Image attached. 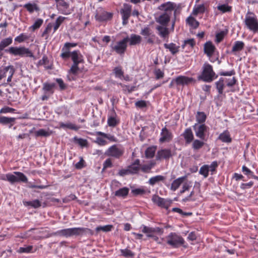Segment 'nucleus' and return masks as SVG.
Listing matches in <instances>:
<instances>
[{"label":"nucleus","instance_id":"obj_1","mask_svg":"<svg viewBox=\"0 0 258 258\" xmlns=\"http://www.w3.org/2000/svg\"><path fill=\"white\" fill-rule=\"evenodd\" d=\"M86 234H93L92 230L89 228L84 227H74L63 229L58 230L51 234V236L69 237L73 236H80Z\"/></svg>","mask_w":258,"mask_h":258},{"label":"nucleus","instance_id":"obj_2","mask_svg":"<svg viewBox=\"0 0 258 258\" xmlns=\"http://www.w3.org/2000/svg\"><path fill=\"white\" fill-rule=\"evenodd\" d=\"M244 23L248 29L254 33L258 32V20L253 12H247Z\"/></svg>","mask_w":258,"mask_h":258},{"label":"nucleus","instance_id":"obj_3","mask_svg":"<svg viewBox=\"0 0 258 258\" xmlns=\"http://www.w3.org/2000/svg\"><path fill=\"white\" fill-rule=\"evenodd\" d=\"M128 41L129 37L127 36L123 38L122 40L115 43H112L110 45L111 50L115 52L120 55L124 54L126 50Z\"/></svg>","mask_w":258,"mask_h":258},{"label":"nucleus","instance_id":"obj_4","mask_svg":"<svg viewBox=\"0 0 258 258\" xmlns=\"http://www.w3.org/2000/svg\"><path fill=\"white\" fill-rule=\"evenodd\" d=\"M71 57L73 61V64L69 71V73L76 75L79 70L78 67L79 64L84 61L83 57L79 51L75 50L71 52Z\"/></svg>","mask_w":258,"mask_h":258},{"label":"nucleus","instance_id":"obj_5","mask_svg":"<svg viewBox=\"0 0 258 258\" xmlns=\"http://www.w3.org/2000/svg\"><path fill=\"white\" fill-rule=\"evenodd\" d=\"M215 76L212 66L205 63L203 66L202 74L198 77V79L206 82H211L214 80Z\"/></svg>","mask_w":258,"mask_h":258},{"label":"nucleus","instance_id":"obj_6","mask_svg":"<svg viewBox=\"0 0 258 258\" xmlns=\"http://www.w3.org/2000/svg\"><path fill=\"white\" fill-rule=\"evenodd\" d=\"M5 52L9 53L15 56L19 55L21 57H33L32 52L27 48L25 47H10L8 49H5Z\"/></svg>","mask_w":258,"mask_h":258},{"label":"nucleus","instance_id":"obj_7","mask_svg":"<svg viewBox=\"0 0 258 258\" xmlns=\"http://www.w3.org/2000/svg\"><path fill=\"white\" fill-rule=\"evenodd\" d=\"M167 243L173 248H178L184 243V239L175 232H171L166 237Z\"/></svg>","mask_w":258,"mask_h":258},{"label":"nucleus","instance_id":"obj_8","mask_svg":"<svg viewBox=\"0 0 258 258\" xmlns=\"http://www.w3.org/2000/svg\"><path fill=\"white\" fill-rule=\"evenodd\" d=\"M124 153L123 148L117 145H113L110 147L105 152V154L109 157L119 159Z\"/></svg>","mask_w":258,"mask_h":258},{"label":"nucleus","instance_id":"obj_9","mask_svg":"<svg viewBox=\"0 0 258 258\" xmlns=\"http://www.w3.org/2000/svg\"><path fill=\"white\" fill-rule=\"evenodd\" d=\"M196 136L201 140H205L209 127L205 124L196 123L193 125Z\"/></svg>","mask_w":258,"mask_h":258},{"label":"nucleus","instance_id":"obj_10","mask_svg":"<svg viewBox=\"0 0 258 258\" xmlns=\"http://www.w3.org/2000/svg\"><path fill=\"white\" fill-rule=\"evenodd\" d=\"M152 201L159 207L167 209L172 203V201L169 199H165L160 197L157 195H154L152 197Z\"/></svg>","mask_w":258,"mask_h":258},{"label":"nucleus","instance_id":"obj_11","mask_svg":"<svg viewBox=\"0 0 258 258\" xmlns=\"http://www.w3.org/2000/svg\"><path fill=\"white\" fill-rule=\"evenodd\" d=\"M57 10L62 14L68 15L72 13L69 4L64 0H55Z\"/></svg>","mask_w":258,"mask_h":258},{"label":"nucleus","instance_id":"obj_12","mask_svg":"<svg viewBox=\"0 0 258 258\" xmlns=\"http://www.w3.org/2000/svg\"><path fill=\"white\" fill-rule=\"evenodd\" d=\"M131 11L132 6L129 4H124L123 8L120 10L123 25H126L128 23V20L131 15Z\"/></svg>","mask_w":258,"mask_h":258},{"label":"nucleus","instance_id":"obj_13","mask_svg":"<svg viewBox=\"0 0 258 258\" xmlns=\"http://www.w3.org/2000/svg\"><path fill=\"white\" fill-rule=\"evenodd\" d=\"M172 156L170 149H163L157 151L156 155V160L160 161L163 159L168 160Z\"/></svg>","mask_w":258,"mask_h":258},{"label":"nucleus","instance_id":"obj_14","mask_svg":"<svg viewBox=\"0 0 258 258\" xmlns=\"http://www.w3.org/2000/svg\"><path fill=\"white\" fill-rule=\"evenodd\" d=\"M160 136L159 141L161 143L168 142L172 140L173 137L172 133L166 127L162 129Z\"/></svg>","mask_w":258,"mask_h":258},{"label":"nucleus","instance_id":"obj_15","mask_svg":"<svg viewBox=\"0 0 258 258\" xmlns=\"http://www.w3.org/2000/svg\"><path fill=\"white\" fill-rule=\"evenodd\" d=\"M176 5L174 3L171 2H167L163 3L159 6L158 8V10L167 12L171 15V12L176 8Z\"/></svg>","mask_w":258,"mask_h":258},{"label":"nucleus","instance_id":"obj_16","mask_svg":"<svg viewBox=\"0 0 258 258\" xmlns=\"http://www.w3.org/2000/svg\"><path fill=\"white\" fill-rule=\"evenodd\" d=\"M170 14L167 12H164L158 18H156V22L161 24L160 26H167L170 20Z\"/></svg>","mask_w":258,"mask_h":258},{"label":"nucleus","instance_id":"obj_17","mask_svg":"<svg viewBox=\"0 0 258 258\" xmlns=\"http://www.w3.org/2000/svg\"><path fill=\"white\" fill-rule=\"evenodd\" d=\"M112 17V14L103 11L101 13L97 12L95 17L99 21H105L110 19Z\"/></svg>","mask_w":258,"mask_h":258},{"label":"nucleus","instance_id":"obj_18","mask_svg":"<svg viewBox=\"0 0 258 258\" xmlns=\"http://www.w3.org/2000/svg\"><path fill=\"white\" fill-rule=\"evenodd\" d=\"M182 136L185 141V143L187 144H190L194 141V136L190 128H186L182 133Z\"/></svg>","mask_w":258,"mask_h":258},{"label":"nucleus","instance_id":"obj_19","mask_svg":"<svg viewBox=\"0 0 258 258\" xmlns=\"http://www.w3.org/2000/svg\"><path fill=\"white\" fill-rule=\"evenodd\" d=\"M130 174H137L140 170V161L136 159L134 163L127 167Z\"/></svg>","mask_w":258,"mask_h":258},{"label":"nucleus","instance_id":"obj_20","mask_svg":"<svg viewBox=\"0 0 258 258\" xmlns=\"http://www.w3.org/2000/svg\"><path fill=\"white\" fill-rule=\"evenodd\" d=\"M194 81L192 78H189L186 76H180L175 79V82L177 85H188Z\"/></svg>","mask_w":258,"mask_h":258},{"label":"nucleus","instance_id":"obj_21","mask_svg":"<svg viewBox=\"0 0 258 258\" xmlns=\"http://www.w3.org/2000/svg\"><path fill=\"white\" fill-rule=\"evenodd\" d=\"M187 176H183L173 180L171 184L170 189L172 191L176 190L183 181L186 179Z\"/></svg>","mask_w":258,"mask_h":258},{"label":"nucleus","instance_id":"obj_22","mask_svg":"<svg viewBox=\"0 0 258 258\" xmlns=\"http://www.w3.org/2000/svg\"><path fill=\"white\" fill-rule=\"evenodd\" d=\"M15 120L16 118L15 117H9L0 115V124L5 125H9L10 128L14 124Z\"/></svg>","mask_w":258,"mask_h":258},{"label":"nucleus","instance_id":"obj_23","mask_svg":"<svg viewBox=\"0 0 258 258\" xmlns=\"http://www.w3.org/2000/svg\"><path fill=\"white\" fill-rule=\"evenodd\" d=\"M215 50V46L210 41L206 42L204 45V52L207 55L211 57L213 55Z\"/></svg>","mask_w":258,"mask_h":258},{"label":"nucleus","instance_id":"obj_24","mask_svg":"<svg viewBox=\"0 0 258 258\" xmlns=\"http://www.w3.org/2000/svg\"><path fill=\"white\" fill-rule=\"evenodd\" d=\"M55 87V83H45L43 84L42 90L44 94H48L52 95L54 92V89Z\"/></svg>","mask_w":258,"mask_h":258},{"label":"nucleus","instance_id":"obj_25","mask_svg":"<svg viewBox=\"0 0 258 258\" xmlns=\"http://www.w3.org/2000/svg\"><path fill=\"white\" fill-rule=\"evenodd\" d=\"M156 29L158 31L159 35L163 38H165L168 37L169 35V30L167 28V26H157Z\"/></svg>","mask_w":258,"mask_h":258},{"label":"nucleus","instance_id":"obj_26","mask_svg":"<svg viewBox=\"0 0 258 258\" xmlns=\"http://www.w3.org/2000/svg\"><path fill=\"white\" fill-rule=\"evenodd\" d=\"M156 164L155 161H150L148 164L140 165V169L144 173H149Z\"/></svg>","mask_w":258,"mask_h":258},{"label":"nucleus","instance_id":"obj_27","mask_svg":"<svg viewBox=\"0 0 258 258\" xmlns=\"http://www.w3.org/2000/svg\"><path fill=\"white\" fill-rule=\"evenodd\" d=\"M142 41V37L141 36L132 34L129 38V43L130 45H135L140 44Z\"/></svg>","mask_w":258,"mask_h":258},{"label":"nucleus","instance_id":"obj_28","mask_svg":"<svg viewBox=\"0 0 258 258\" xmlns=\"http://www.w3.org/2000/svg\"><path fill=\"white\" fill-rule=\"evenodd\" d=\"M218 139L224 143H229L231 142L230 133L228 131H225L224 132L220 134Z\"/></svg>","mask_w":258,"mask_h":258},{"label":"nucleus","instance_id":"obj_29","mask_svg":"<svg viewBox=\"0 0 258 258\" xmlns=\"http://www.w3.org/2000/svg\"><path fill=\"white\" fill-rule=\"evenodd\" d=\"M164 46L165 48L169 49L173 55L179 51V46L173 43H170L169 44L165 43Z\"/></svg>","mask_w":258,"mask_h":258},{"label":"nucleus","instance_id":"obj_30","mask_svg":"<svg viewBox=\"0 0 258 258\" xmlns=\"http://www.w3.org/2000/svg\"><path fill=\"white\" fill-rule=\"evenodd\" d=\"M224 82L225 79L223 78H220L218 81L215 82L216 87L219 94H222L223 93V90L225 86Z\"/></svg>","mask_w":258,"mask_h":258},{"label":"nucleus","instance_id":"obj_31","mask_svg":"<svg viewBox=\"0 0 258 258\" xmlns=\"http://www.w3.org/2000/svg\"><path fill=\"white\" fill-rule=\"evenodd\" d=\"M156 150V146H152L148 147L145 151V157L147 159L152 158Z\"/></svg>","mask_w":258,"mask_h":258},{"label":"nucleus","instance_id":"obj_32","mask_svg":"<svg viewBox=\"0 0 258 258\" xmlns=\"http://www.w3.org/2000/svg\"><path fill=\"white\" fill-rule=\"evenodd\" d=\"M14 174H15L16 177V182H23L26 183L28 181V178L24 173L15 171L14 172Z\"/></svg>","mask_w":258,"mask_h":258},{"label":"nucleus","instance_id":"obj_33","mask_svg":"<svg viewBox=\"0 0 258 258\" xmlns=\"http://www.w3.org/2000/svg\"><path fill=\"white\" fill-rule=\"evenodd\" d=\"M244 47V43L241 41H237L234 42L232 47V52H235L242 50Z\"/></svg>","mask_w":258,"mask_h":258},{"label":"nucleus","instance_id":"obj_34","mask_svg":"<svg viewBox=\"0 0 258 258\" xmlns=\"http://www.w3.org/2000/svg\"><path fill=\"white\" fill-rule=\"evenodd\" d=\"M165 179V177L164 176H163L162 175H156V176L151 177L148 181V183L151 185H154L157 182L163 181Z\"/></svg>","mask_w":258,"mask_h":258},{"label":"nucleus","instance_id":"obj_35","mask_svg":"<svg viewBox=\"0 0 258 258\" xmlns=\"http://www.w3.org/2000/svg\"><path fill=\"white\" fill-rule=\"evenodd\" d=\"M23 204L25 206H30L34 208H38L41 205V202L38 200L32 201H24Z\"/></svg>","mask_w":258,"mask_h":258},{"label":"nucleus","instance_id":"obj_36","mask_svg":"<svg viewBox=\"0 0 258 258\" xmlns=\"http://www.w3.org/2000/svg\"><path fill=\"white\" fill-rule=\"evenodd\" d=\"M129 188L126 187L121 188L115 192V196L119 197L125 198L128 195Z\"/></svg>","mask_w":258,"mask_h":258},{"label":"nucleus","instance_id":"obj_37","mask_svg":"<svg viewBox=\"0 0 258 258\" xmlns=\"http://www.w3.org/2000/svg\"><path fill=\"white\" fill-rule=\"evenodd\" d=\"M140 34L144 37V38H147L149 36H154L152 30L148 27H145L142 29Z\"/></svg>","mask_w":258,"mask_h":258},{"label":"nucleus","instance_id":"obj_38","mask_svg":"<svg viewBox=\"0 0 258 258\" xmlns=\"http://www.w3.org/2000/svg\"><path fill=\"white\" fill-rule=\"evenodd\" d=\"M186 23L192 28L196 29L199 26V23L194 17H188L186 20Z\"/></svg>","mask_w":258,"mask_h":258},{"label":"nucleus","instance_id":"obj_39","mask_svg":"<svg viewBox=\"0 0 258 258\" xmlns=\"http://www.w3.org/2000/svg\"><path fill=\"white\" fill-rule=\"evenodd\" d=\"M207 116L204 112L198 111L196 115V120L199 124H204L206 121Z\"/></svg>","mask_w":258,"mask_h":258},{"label":"nucleus","instance_id":"obj_40","mask_svg":"<svg viewBox=\"0 0 258 258\" xmlns=\"http://www.w3.org/2000/svg\"><path fill=\"white\" fill-rule=\"evenodd\" d=\"M13 41L11 37H8L3 39L0 42V48L3 50L6 47L12 44Z\"/></svg>","mask_w":258,"mask_h":258},{"label":"nucleus","instance_id":"obj_41","mask_svg":"<svg viewBox=\"0 0 258 258\" xmlns=\"http://www.w3.org/2000/svg\"><path fill=\"white\" fill-rule=\"evenodd\" d=\"M23 7L26 8L30 13H32L34 11H37L39 10V8L36 4L28 3L24 5Z\"/></svg>","mask_w":258,"mask_h":258},{"label":"nucleus","instance_id":"obj_42","mask_svg":"<svg viewBox=\"0 0 258 258\" xmlns=\"http://www.w3.org/2000/svg\"><path fill=\"white\" fill-rule=\"evenodd\" d=\"M206 8L204 5H199L194 7L192 11V14L197 15L198 14H203L205 12Z\"/></svg>","mask_w":258,"mask_h":258},{"label":"nucleus","instance_id":"obj_43","mask_svg":"<svg viewBox=\"0 0 258 258\" xmlns=\"http://www.w3.org/2000/svg\"><path fill=\"white\" fill-rule=\"evenodd\" d=\"M204 144L205 143L203 141L197 139L193 141L192 148L195 150H198L202 148Z\"/></svg>","mask_w":258,"mask_h":258},{"label":"nucleus","instance_id":"obj_44","mask_svg":"<svg viewBox=\"0 0 258 258\" xmlns=\"http://www.w3.org/2000/svg\"><path fill=\"white\" fill-rule=\"evenodd\" d=\"M66 18L64 17L59 16L56 20L53 26V33H54L59 28L61 23Z\"/></svg>","mask_w":258,"mask_h":258},{"label":"nucleus","instance_id":"obj_45","mask_svg":"<svg viewBox=\"0 0 258 258\" xmlns=\"http://www.w3.org/2000/svg\"><path fill=\"white\" fill-rule=\"evenodd\" d=\"M195 45V42L194 39H189L185 40L183 44L181 45L182 48H185L186 47H188V49L192 48Z\"/></svg>","mask_w":258,"mask_h":258},{"label":"nucleus","instance_id":"obj_46","mask_svg":"<svg viewBox=\"0 0 258 258\" xmlns=\"http://www.w3.org/2000/svg\"><path fill=\"white\" fill-rule=\"evenodd\" d=\"M217 9L223 13L231 11L232 7L226 4L219 5L217 6Z\"/></svg>","mask_w":258,"mask_h":258},{"label":"nucleus","instance_id":"obj_47","mask_svg":"<svg viewBox=\"0 0 258 258\" xmlns=\"http://www.w3.org/2000/svg\"><path fill=\"white\" fill-rule=\"evenodd\" d=\"M13 67V66H9L6 67L4 68L0 69V80H1L3 78L7 77V72L9 71L11 68Z\"/></svg>","mask_w":258,"mask_h":258},{"label":"nucleus","instance_id":"obj_48","mask_svg":"<svg viewBox=\"0 0 258 258\" xmlns=\"http://www.w3.org/2000/svg\"><path fill=\"white\" fill-rule=\"evenodd\" d=\"M209 171L210 169H209L208 165H204L200 168L199 173L203 175L205 178H206L209 175Z\"/></svg>","mask_w":258,"mask_h":258},{"label":"nucleus","instance_id":"obj_49","mask_svg":"<svg viewBox=\"0 0 258 258\" xmlns=\"http://www.w3.org/2000/svg\"><path fill=\"white\" fill-rule=\"evenodd\" d=\"M113 228V226L111 225H107L103 226H98L96 228V232H98L100 231H102L103 232H108L110 231Z\"/></svg>","mask_w":258,"mask_h":258},{"label":"nucleus","instance_id":"obj_50","mask_svg":"<svg viewBox=\"0 0 258 258\" xmlns=\"http://www.w3.org/2000/svg\"><path fill=\"white\" fill-rule=\"evenodd\" d=\"M113 73L116 78H118L121 79L122 78V77H123L124 73L120 67H115L113 69Z\"/></svg>","mask_w":258,"mask_h":258},{"label":"nucleus","instance_id":"obj_51","mask_svg":"<svg viewBox=\"0 0 258 258\" xmlns=\"http://www.w3.org/2000/svg\"><path fill=\"white\" fill-rule=\"evenodd\" d=\"M32 249L33 246L28 245L19 247L17 251L19 253H30L32 252Z\"/></svg>","mask_w":258,"mask_h":258},{"label":"nucleus","instance_id":"obj_52","mask_svg":"<svg viewBox=\"0 0 258 258\" xmlns=\"http://www.w3.org/2000/svg\"><path fill=\"white\" fill-rule=\"evenodd\" d=\"M35 134L37 137H48L50 134L48 131L44 129H40L35 132Z\"/></svg>","mask_w":258,"mask_h":258},{"label":"nucleus","instance_id":"obj_53","mask_svg":"<svg viewBox=\"0 0 258 258\" xmlns=\"http://www.w3.org/2000/svg\"><path fill=\"white\" fill-rule=\"evenodd\" d=\"M43 22V20L41 19H37L33 25H32L30 29H31L33 31L35 30L40 27Z\"/></svg>","mask_w":258,"mask_h":258},{"label":"nucleus","instance_id":"obj_54","mask_svg":"<svg viewBox=\"0 0 258 258\" xmlns=\"http://www.w3.org/2000/svg\"><path fill=\"white\" fill-rule=\"evenodd\" d=\"M120 252L122 255L125 257H133L134 253L130 249L127 248L120 249Z\"/></svg>","mask_w":258,"mask_h":258},{"label":"nucleus","instance_id":"obj_55","mask_svg":"<svg viewBox=\"0 0 258 258\" xmlns=\"http://www.w3.org/2000/svg\"><path fill=\"white\" fill-rule=\"evenodd\" d=\"M15 110L14 108L5 106L0 109V113L6 114L8 113H14Z\"/></svg>","mask_w":258,"mask_h":258},{"label":"nucleus","instance_id":"obj_56","mask_svg":"<svg viewBox=\"0 0 258 258\" xmlns=\"http://www.w3.org/2000/svg\"><path fill=\"white\" fill-rule=\"evenodd\" d=\"M28 38L29 37L27 35L22 33L15 38V41L21 43L28 39Z\"/></svg>","mask_w":258,"mask_h":258},{"label":"nucleus","instance_id":"obj_57","mask_svg":"<svg viewBox=\"0 0 258 258\" xmlns=\"http://www.w3.org/2000/svg\"><path fill=\"white\" fill-rule=\"evenodd\" d=\"M107 123L109 126L114 127L118 123V121L115 117H110L108 118Z\"/></svg>","mask_w":258,"mask_h":258},{"label":"nucleus","instance_id":"obj_58","mask_svg":"<svg viewBox=\"0 0 258 258\" xmlns=\"http://www.w3.org/2000/svg\"><path fill=\"white\" fill-rule=\"evenodd\" d=\"M60 126L62 127H67L72 130H77L78 128L76 127V126L73 124V123H64L63 122L60 123Z\"/></svg>","mask_w":258,"mask_h":258},{"label":"nucleus","instance_id":"obj_59","mask_svg":"<svg viewBox=\"0 0 258 258\" xmlns=\"http://www.w3.org/2000/svg\"><path fill=\"white\" fill-rule=\"evenodd\" d=\"M142 232L148 234H153L154 233L153 227H149L146 226H143Z\"/></svg>","mask_w":258,"mask_h":258},{"label":"nucleus","instance_id":"obj_60","mask_svg":"<svg viewBox=\"0 0 258 258\" xmlns=\"http://www.w3.org/2000/svg\"><path fill=\"white\" fill-rule=\"evenodd\" d=\"M7 181L11 183L16 182V177L15 174L8 173L7 174Z\"/></svg>","mask_w":258,"mask_h":258},{"label":"nucleus","instance_id":"obj_61","mask_svg":"<svg viewBox=\"0 0 258 258\" xmlns=\"http://www.w3.org/2000/svg\"><path fill=\"white\" fill-rule=\"evenodd\" d=\"M242 171L243 172V173L247 176L248 178H250L253 172L248 169L247 167L245 166H243L242 167Z\"/></svg>","mask_w":258,"mask_h":258},{"label":"nucleus","instance_id":"obj_62","mask_svg":"<svg viewBox=\"0 0 258 258\" xmlns=\"http://www.w3.org/2000/svg\"><path fill=\"white\" fill-rule=\"evenodd\" d=\"M135 106L140 108H145L147 106V103L144 100L138 101L135 103Z\"/></svg>","mask_w":258,"mask_h":258},{"label":"nucleus","instance_id":"obj_63","mask_svg":"<svg viewBox=\"0 0 258 258\" xmlns=\"http://www.w3.org/2000/svg\"><path fill=\"white\" fill-rule=\"evenodd\" d=\"M225 81L227 82V86L228 87H232L234 86L236 82V80L235 77H233L231 79H225Z\"/></svg>","mask_w":258,"mask_h":258},{"label":"nucleus","instance_id":"obj_64","mask_svg":"<svg viewBox=\"0 0 258 258\" xmlns=\"http://www.w3.org/2000/svg\"><path fill=\"white\" fill-rule=\"evenodd\" d=\"M62 52L60 54V56L63 59H67L71 57V52L69 51V49H64V51H62Z\"/></svg>","mask_w":258,"mask_h":258}]
</instances>
